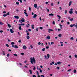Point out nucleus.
Listing matches in <instances>:
<instances>
[{
  "instance_id": "nucleus-1",
  "label": "nucleus",
  "mask_w": 77,
  "mask_h": 77,
  "mask_svg": "<svg viewBox=\"0 0 77 77\" xmlns=\"http://www.w3.org/2000/svg\"><path fill=\"white\" fill-rule=\"evenodd\" d=\"M30 62L32 64H33L34 63H35V58L33 57V58L32 57H31L30 58Z\"/></svg>"
},
{
  "instance_id": "nucleus-2",
  "label": "nucleus",
  "mask_w": 77,
  "mask_h": 77,
  "mask_svg": "<svg viewBox=\"0 0 77 77\" xmlns=\"http://www.w3.org/2000/svg\"><path fill=\"white\" fill-rule=\"evenodd\" d=\"M72 8H71L70 9V11H69V13L70 14H71L73 13V12L72 11Z\"/></svg>"
},
{
  "instance_id": "nucleus-3",
  "label": "nucleus",
  "mask_w": 77,
  "mask_h": 77,
  "mask_svg": "<svg viewBox=\"0 0 77 77\" xmlns=\"http://www.w3.org/2000/svg\"><path fill=\"white\" fill-rule=\"evenodd\" d=\"M10 32H11V33H14V31H13V30H12V29H10Z\"/></svg>"
},
{
  "instance_id": "nucleus-4",
  "label": "nucleus",
  "mask_w": 77,
  "mask_h": 77,
  "mask_svg": "<svg viewBox=\"0 0 77 77\" xmlns=\"http://www.w3.org/2000/svg\"><path fill=\"white\" fill-rule=\"evenodd\" d=\"M37 17V15H36V14H34V16L33 17V18H36Z\"/></svg>"
},
{
  "instance_id": "nucleus-5",
  "label": "nucleus",
  "mask_w": 77,
  "mask_h": 77,
  "mask_svg": "<svg viewBox=\"0 0 77 77\" xmlns=\"http://www.w3.org/2000/svg\"><path fill=\"white\" fill-rule=\"evenodd\" d=\"M21 21L22 22H25V20L24 19V18H22Z\"/></svg>"
},
{
  "instance_id": "nucleus-6",
  "label": "nucleus",
  "mask_w": 77,
  "mask_h": 77,
  "mask_svg": "<svg viewBox=\"0 0 77 77\" xmlns=\"http://www.w3.org/2000/svg\"><path fill=\"white\" fill-rule=\"evenodd\" d=\"M23 49H26V48H27V47H26V46L24 45L23 46Z\"/></svg>"
},
{
  "instance_id": "nucleus-7",
  "label": "nucleus",
  "mask_w": 77,
  "mask_h": 77,
  "mask_svg": "<svg viewBox=\"0 0 77 77\" xmlns=\"http://www.w3.org/2000/svg\"><path fill=\"white\" fill-rule=\"evenodd\" d=\"M24 13L25 14V15L26 16V17H28V14H27V13H26V12H24Z\"/></svg>"
},
{
  "instance_id": "nucleus-8",
  "label": "nucleus",
  "mask_w": 77,
  "mask_h": 77,
  "mask_svg": "<svg viewBox=\"0 0 77 77\" xmlns=\"http://www.w3.org/2000/svg\"><path fill=\"white\" fill-rule=\"evenodd\" d=\"M14 18H16V19H18V18H19V17L18 16H14Z\"/></svg>"
},
{
  "instance_id": "nucleus-9",
  "label": "nucleus",
  "mask_w": 77,
  "mask_h": 77,
  "mask_svg": "<svg viewBox=\"0 0 77 77\" xmlns=\"http://www.w3.org/2000/svg\"><path fill=\"white\" fill-rule=\"evenodd\" d=\"M38 7V5H37V4H34V7L35 8H36Z\"/></svg>"
},
{
  "instance_id": "nucleus-10",
  "label": "nucleus",
  "mask_w": 77,
  "mask_h": 77,
  "mask_svg": "<svg viewBox=\"0 0 77 77\" xmlns=\"http://www.w3.org/2000/svg\"><path fill=\"white\" fill-rule=\"evenodd\" d=\"M75 26V24H72L70 25V27H74Z\"/></svg>"
},
{
  "instance_id": "nucleus-11",
  "label": "nucleus",
  "mask_w": 77,
  "mask_h": 77,
  "mask_svg": "<svg viewBox=\"0 0 77 77\" xmlns=\"http://www.w3.org/2000/svg\"><path fill=\"white\" fill-rule=\"evenodd\" d=\"M49 16H54V14H52V13H51L50 14H49Z\"/></svg>"
},
{
  "instance_id": "nucleus-12",
  "label": "nucleus",
  "mask_w": 77,
  "mask_h": 77,
  "mask_svg": "<svg viewBox=\"0 0 77 77\" xmlns=\"http://www.w3.org/2000/svg\"><path fill=\"white\" fill-rule=\"evenodd\" d=\"M47 39H50V36L49 35H48L47 37Z\"/></svg>"
},
{
  "instance_id": "nucleus-13",
  "label": "nucleus",
  "mask_w": 77,
  "mask_h": 77,
  "mask_svg": "<svg viewBox=\"0 0 77 77\" xmlns=\"http://www.w3.org/2000/svg\"><path fill=\"white\" fill-rule=\"evenodd\" d=\"M14 48H18V47L17 45H15L14 46Z\"/></svg>"
},
{
  "instance_id": "nucleus-14",
  "label": "nucleus",
  "mask_w": 77,
  "mask_h": 77,
  "mask_svg": "<svg viewBox=\"0 0 77 77\" xmlns=\"http://www.w3.org/2000/svg\"><path fill=\"white\" fill-rule=\"evenodd\" d=\"M52 64L53 65V64H54V61H53L52 62V63H50L51 65H52Z\"/></svg>"
},
{
  "instance_id": "nucleus-15",
  "label": "nucleus",
  "mask_w": 77,
  "mask_h": 77,
  "mask_svg": "<svg viewBox=\"0 0 77 77\" xmlns=\"http://www.w3.org/2000/svg\"><path fill=\"white\" fill-rule=\"evenodd\" d=\"M70 21H72L74 20V19H73L72 18L70 19H69Z\"/></svg>"
},
{
  "instance_id": "nucleus-16",
  "label": "nucleus",
  "mask_w": 77,
  "mask_h": 77,
  "mask_svg": "<svg viewBox=\"0 0 77 77\" xmlns=\"http://www.w3.org/2000/svg\"><path fill=\"white\" fill-rule=\"evenodd\" d=\"M29 71L30 74H32V71L31 70H29Z\"/></svg>"
},
{
  "instance_id": "nucleus-17",
  "label": "nucleus",
  "mask_w": 77,
  "mask_h": 77,
  "mask_svg": "<svg viewBox=\"0 0 77 77\" xmlns=\"http://www.w3.org/2000/svg\"><path fill=\"white\" fill-rule=\"evenodd\" d=\"M8 26L9 28H10L12 27L9 24H8Z\"/></svg>"
},
{
  "instance_id": "nucleus-18",
  "label": "nucleus",
  "mask_w": 77,
  "mask_h": 77,
  "mask_svg": "<svg viewBox=\"0 0 77 77\" xmlns=\"http://www.w3.org/2000/svg\"><path fill=\"white\" fill-rule=\"evenodd\" d=\"M62 63V62H57V63L58 65H60V63Z\"/></svg>"
},
{
  "instance_id": "nucleus-19",
  "label": "nucleus",
  "mask_w": 77,
  "mask_h": 77,
  "mask_svg": "<svg viewBox=\"0 0 77 77\" xmlns=\"http://www.w3.org/2000/svg\"><path fill=\"white\" fill-rule=\"evenodd\" d=\"M72 3V2L71 1H70L69 2V6H70L71 5V4Z\"/></svg>"
},
{
  "instance_id": "nucleus-20",
  "label": "nucleus",
  "mask_w": 77,
  "mask_h": 77,
  "mask_svg": "<svg viewBox=\"0 0 77 77\" xmlns=\"http://www.w3.org/2000/svg\"><path fill=\"white\" fill-rule=\"evenodd\" d=\"M26 38L27 39H29L30 38V37L29 36V35H27L26 36Z\"/></svg>"
},
{
  "instance_id": "nucleus-21",
  "label": "nucleus",
  "mask_w": 77,
  "mask_h": 77,
  "mask_svg": "<svg viewBox=\"0 0 77 77\" xmlns=\"http://www.w3.org/2000/svg\"><path fill=\"white\" fill-rule=\"evenodd\" d=\"M10 14V13L9 12H8L7 13V14H6V15H7V16L9 15Z\"/></svg>"
},
{
  "instance_id": "nucleus-22",
  "label": "nucleus",
  "mask_w": 77,
  "mask_h": 77,
  "mask_svg": "<svg viewBox=\"0 0 77 77\" xmlns=\"http://www.w3.org/2000/svg\"><path fill=\"white\" fill-rule=\"evenodd\" d=\"M45 50V48H43L42 50V51H44Z\"/></svg>"
},
{
  "instance_id": "nucleus-23",
  "label": "nucleus",
  "mask_w": 77,
  "mask_h": 77,
  "mask_svg": "<svg viewBox=\"0 0 77 77\" xmlns=\"http://www.w3.org/2000/svg\"><path fill=\"white\" fill-rule=\"evenodd\" d=\"M47 56L48 57V59L50 57V54H47Z\"/></svg>"
},
{
  "instance_id": "nucleus-24",
  "label": "nucleus",
  "mask_w": 77,
  "mask_h": 77,
  "mask_svg": "<svg viewBox=\"0 0 77 77\" xmlns=\"http://www.w3.org/2000/svg\"><path fill=\"white\" fill-rule=\"evenodd\" d=\"M6 16H7V15H6V14H4L3 15V17H6Z\"/></svg>"
},
{
  "instance_id": "nucleus-25",
  "label": "nucleus",
  "mask_w": 77,
  "mask_h": 77,
  "mask_svg": "<svg viewBox=\"0 0 77 77\" xmlns=\"http://www.w3.org/2000/svg\"><path fill=\"white\" fill-rule=\"evenodd\" d=\"M20 26H24V23H22L21 24H19Z\"/></svg>"
},
{
  "instance_id": "nucleus-26",
  "label": "nucleus",
  "mask_w": 77,
  "mask_h": 77,
  "mask_svg": "<svg viewBox=\"0 0 77 77\" xmlns=\"http://www.w3.org/2000/svg\"><path fill=\"white\" fill-rule=\"evenodd\" d=\"M29 11H32V8L30 7H29Z\"/></svg>"
},
{
  "instance_id": "nucleus-27",
  "label": "nucleus",
  "mask_w": 77,
  "mask_h": 77,
  "mask_svg": "<svg viewBox=\"0 0 77 77\" xmlns=\"http://www.w3.org/2000/svg\"><path fill=\"white\" fill-rule=\"evenodd\" d=\"M39 29L41 30H42V29H43V28L42 27H39Z\"/></svg>"
},
{
  "instance_id": "nucleus-28",
  "label": "nucleus",
  "mask_w": 77,
  "mask_h": 77,
  "mask_svg": "<svg viewBox=\"0 0 77 77\" xmlns=\"http://www.w3.org/2000/svg\"><path fill=\"white\" fill-rule=\"evenodd\" d=\"M51 43L52 45H53V44H54V42H51Z\"/></svg>"
},
{
  "instance_id": "nucleus-29",
  "label": "nucleus",
  "mask_w": 77,
  "mask_h": 77,
  "mask_svg": "<svg viewBox=\"0 0 77 77\" xmlns=\"http://www.w3.org/2000/svg\"><path fill=\"white\" fill-rule=\"evenodd\" d=\"M73 72H74V73H76V69H74L73 70Z\"/></svg>"
},
{
  "instance_id": "nucleus-30",
  "label": "nucleus",
  "mask_w": 77,
  "mask_h": 77,
  "mask_svg": "<svg viewBox=\"0 0 77 77\" xmlns=\"http://www.w3.org/2000/svg\"><path fill=\"white\" fill-rule=\"evenodd\" d=\"M57 17H59V19H60V16L59 15H57Z\"/></svg>"
},
{
  "instance_id": "nucleus-31",
  "label": "nucleus",
  "mask_w": 77,
  "mask_h": 77,
  "mask_svg": "<svg viewBox=\"0 0 77 77\" xmlns=\"http://www.w3.org/2000/svg\"><path fill=\"white\" fill-rule=\"evenodd\" d=\"M49 31H53V29H48Z\"/></svg>"
},
{
  "instance_id": "nucleus-32",
  "label": "nucleus",
  "mask_w": 77,
  "mask_h": 77,
  "mask_svg": "<svg viewBox=\"0 0 77 77\" xmlns=\"http://www.w3.org/2000/svg\"><path fill=\"white\" fill-rule=\"evenodd\" d=\"M11 44V45H14V44H15V43H14V42H12Z\"/></svg>"
},
{
  "instance_id": "nucleus-33",
  "label": "nucleus",
  "mask_w": 77,
  "mask_h": 77,
  "mask_svg": "<svg viewBox=\"0 0 77 77\" xmlns=\"http://www.w3.org/2000/svg\"><path fill=\"white\" fill-rule=\"evenodd\" d=\"M19 30H21V26H19Z\"/></svg>"
},
{
  "instance_id": "nucleus-34",
  "label": "nucleus",
  "mask_w": 77,
  "mask_h": 77,
  "mask_svg": "<svg viewBox=\"0 0 77 77\" xmlns=\"http://www.w3.org/2000/svg\"><path fill=\"white\" fill-rule=\"evenodd\" d=\"M61 36H62V34H59L58 35V36H59V37H60Z\"/></svg>"
},
{
  "instance_id": "nucleus-35",
  "label": "nucleus",
  "mask_w": 77,
  "mask_h": 77,
  "mask_svg": "<svg viewBox=\"0 0 77 77\" xmlns=\"http://www.w3.org/2000/svg\"><path fill=\"white\" fill-rule=\"evenodd\" d=\"M60 26V28L61 29H62V26L61 25Z\"/></svg>"
},
{
  "instance_id": "nucleus-36",
  "label": "nucleus",
  "mask_w": 77,
  "mask_h": 77,
  "mask_svg": "<svg viewBox=\"0 0 77 77\" xmlns=\"http://www.w3.org/2000/svg\"><path fill=\"white\" fill-rule=\"evenodd\" d=\"M14 56H16V57L18 56V55H17V54H14Z\"/></svg>"
},
{
  "instance_id": "nucleus-37",
  "label": "nucleus",
  "mask_w": 77,
  "mask_h": 77,
  "mask_svg": "<svg viewBox=\"0 0 77 77\" xmlns=\"http://www.w3.org/2000/svg\"><path fill=\"white\" fill-rule=\"evenodd\" d=\"M18 42H20V43L21 42V40H19Z\"/></svg>"
},
{
  "instance_id": "nucleus-38",
  "label": "nucleus",
  "mask_w": 77,
  "mask_h": 77,
  "mask_svg": "<svg viewBox=\"0 0 77 77\" xmlns=\"http://www.w3.org/2000/svg\"><path fill=\"white\" fill-rule=\"evenodd\" d=\"M35 69H36V67L35 66H34V68H33V70H35Z\"/></svg>"
},
{
  "instance_id": "nucleus-39",
  "label": "nucleus",
  "mask_w": 77,
  "mask_h": 77,
  "mask_svg": "<svg viewBox=\"0 0 77 77\" xmlns=\"http://www.w3.org/2000/svg\"><path fill=\"white\" fill-rule=\"evenodd\" d=\"M16 5H19V2H16Z\"/></svg>"
},
{
  "instance_id": "nucleus-40",
  "label": "nucleus",
  "mask_w": 77,
  "mask_h": 77,
  "mask_svg": "<svg viewBox=\"0 0 77 77\" xmlns=\"http://www.w3.org/2000/svg\"><path fill=\"white\" fill-rule=\"evenodd\" d=\"M3 14H6V11H4L3 12Z\"/></svg>"
},
{
  "instance_id": "nucleus-41",
  "label": "nucleus",
  "mask_w": 77,
  "mask_h": 77,
  "mask_svg": "<svg viewBox=\"0 0 77 77\" xmlns=\"http://www.w3.org/2000/svg\"><path fill=\"white\" fill-rule=\"evenodd\" d=\"M70 39H71V40H73L74 39V38H73V37H71Z\"/></svg>"
},
{
  "instance_id": "nucleus-42",
  "label": "nucleus",
  "mask_w": 77,
  "mask_h": 77,
  "mask_svg": "<svg viewBox=\"0 0 77 77\" xmlns=\"http://www.w3.org/2000/svg\"><path fill=\"white\" fill-rule=\"evenodd\" d=\"M45 58L46 59H48V58L47 57V56H46V55H45Z\"/></svg>"
},
{
  "instance_id": "nucleus-43",
  "label": "nucleus",
  "mask_w": 77,
  "mask_h": 77,
  "mask_svg": "<svg viewBox=\"0 0 77 77\" xmlns=\"http://www.w3.org/2000/svg\"><path fill=\"white\" fill-rule=\"evenodd\" d=\"M9 56H10L9 54H8L7 55V57H9Z\"/></svg>"
},
{
  "instance_id": "nucleus-44",
  "label": "nucleus",
  "mask_w": 77,
  "mask_h": 77,
  "mask_svg": "<svg viewBox=\"0 0 77 77\" xmlns=\"http://www.w3.org/2000/svg\"><path fill=\"white\" fill-rule=\"evenodd\" d=\"M36 72H37V75H39V73H38V71H36Z\"/></svg>"
},
{
  "instance_id": "nucleus-45",
  "label": "nucleus",
  "mask_w": 77,
  "mask_h": 77,
  "mask_svg": "<svg viewBox=\"0 0 77 77\" xmlns=\"http://www.w3.org/2000/svg\"><path fill=\"white\" fill-rule=\"evenodd\" d=\"M75 58H77V56L76 55H75Z\"/></svg>"
},
{
  "instance_id": "nucleus-46",
  "label": "nucleus",
  "mask_w": 77,
  "mask_h": 77,
  "mask_svg": "<svg viewBox=\"0 0 77 77\" xmlns=\"http://www.w3.org/2000/svg\"><path fill=\"white\" fill-rule=\"evenodd\" d=\"M41 42H39L38 43V45H41Z\"/></svg>"
},
{
  "instance_id": "nucleus-47",
  "label": "nucleus",
  "mask_w": 77,
  "mask_h": 77,
  "mask_svg": "<svg viewBox=\"0 0 77 77\" xmlns=\"http://www.w3.org/2000/svg\"><path fill=\"white\" fill-rule=\"evenodd\" d=\"M0 24L1 25H2V24H3V23L1 22H0Z\"/></svg>"
},
{
  "instance_id": "nucleus-48",
  "label": "nucleus",
  "mask_w": 77,
  "mask_h": 77,
  "mask_svg": "<svg viewBox=\"0 0 77 77\" xmlns=\"http://www.w3.org/2000/svg\"><path fill=\"white\" fill-rule=\"evenodd\" d=\"M53 24H55V22L54 21L53 22Z\"/></svg>"
},
{
  "instance_id": "nucleus-49",
  "label": "nucleus",
  "mask_w": 77,
  "mask_h": 77,
  "mask_svg": "<svg viewBox=\"0 0 77 77\" xmlns=\"http://www.w3.org/2000/svg\"><path fill=\"white\" fill-rule=\"evenodd\" d=\"M39 19H40V21H42V19H41V17H40Z\"/></svg>"
},
{
  "instance_id": "nucleus-50",
  "label": "nucleus",
  "mask_w": 77,
  "mask_h": 77,
  "mask_svg": "<svg viewBox=\"0 0 77 77\" xmlns=\"http://www.w3.org/2000/svg\"><path fill=\"white\" fill-rule=\"evenodd\" d=\"M65 14H66V13H67V11H66V10L65 11Z\"/></svg>"
},
{
  "instance_id": "nucleus-51",
  "label": "nucleus",
  "mask_w": 77,
  "mask_h": 77,
  "mask_svg": "<svg viewBox=\"0 0 77 77\" xmlns=\"http://www.w3.org/2000/svg\"><path fill=\"white\" fill-rule=\"evenodd\" d=\"M30 47L31 48H33V46L32 45L30 46Z\"/></svg>"
},
{
  "instance_id": "nucleus-52",
  "label": "nucleus",
  "mask_w": 77,
  "mask_h": 77,
  "mask_svg": "<svg viewBox=\"0 0 77 77\" xmlns=\"http://www.w3.org/2000/svg\"><path fill=\"white\" fill-rule=\"evenodd\" d=\"M21 55H24V53H21Z\"/></svg>"
},
{
  "instance_id": "nucleus-53",
  "label": "nucleus",
  "mask_w": 77,
  "mask_h": 77,
  "mask_svg": "<svg viewBox=\"0 0 77 77\" xmlns=\"http://www.w3.org/2000/svg\"><path fill=\"white\" fill-rule=\"evenodd\" d=\"M59 9L60 10H61L62 9V8L60 7H59Z\"/></svg>"
},
{
  "instance_id": "nucleus-54",
  "label": "nucleus",
  "mask_w": 77,
  "mask_h": 77,
  "mask_svg": "<svg viewBox=\"0 0 77 77\" xmlns=\"http://www.w3.org/2000/svg\"><path fill=\"white\" fill-rule=\"evenodd\" d=\"M27 35H28V36H29V32H27Z\"/></svg>"
},
{
  "instance_id": "nucleus-55",
  "label": "nucleus",
  "mask_w": 77,
  "mask_h": 77,
  "mask_svg": "<svg viewBox=\"0 0 77 77\" xmlns=\"http://www.w3.org/2000/svg\"><path fill=\"white\" fill-rule=\"evenodd\" d=\"M48 2H45V4H46V5H47V4H48Z\"/></svg>"
},
{
  "instance_id": "nucleus-56",
  "label": "nucleus",
  "mask_w": 77,
  "mask_h": 77,
  "mask_svg": "<svg viewBox=\"0 0 77 77\" xmlns=\"http://www.w3.org/2000/svg\"><path fill=\"white\" fill-rule=\"evenodd\" d=\"M3 31L2 30H0V33H3Z\"/></svg>"
},
{
  "instance_id": "nucleus-57",
  "label": "nucleus",
  "mask_w": 77,
  "mask_h": 77,
  "mask_svg": "<svg viewBox=\"0 0 77 77\" xmlns=\"http://www.w3.org/2000/svg\"><path fill=\"white\" fill-rule=\"evenodd\" d=\"M57 69H59L60 68H59V67L57 66Z\"/></svg>"
},
{
  "instance_id": "nucleus-58",
  "label": "nucleus",
  "mask_w": 77,
  "mask_h": 77,
  "mask_svg": "<svg viewBox=\"0 0 77 77\" xmlns=\"http://www.w3.org/2000/svg\"><path fill=\"white\" fill-rule=\"evenodd\" d=\"M41 77H44V76L42 75H41Z\"/></svg>"
},
{
  "instance_id": "nucleus-59",
  "label": "nucleus",
  "mask_w": 77,
  "mask_h": 77,
  "mask_svg": "<svg viewBox=\"0 0 77 77\" xmlns=\"http://www.w3.org/2000/svg\"><path fill=\"white\" fill-rule=\"evenodd\" d=\"M46 48H47V49H48L49 48V47H48V46H47L46 47Z\"/></svg>"
},
{
  "instance_id": "nucleus-60",
  "label": "nucleus",
  "mask_w": 77,
  "mask_h": 77,
  "mask_svg": "<svg viewBox=\"0 0 77 77\" xmlns=\"http://www.w3.org/2000/svg\"><path fill=\"white\" fill-rule=\"evenodd\" d=\"M6 46H7V47H9V45H8V44H6Z\"/></svg>"
},
{
  "instance_id": "nucleus-61",
  "label": "nucleus",
  "mask_w": 77,
  "mask_h": 77,
  "mask_svg": "<svg viewBox=\"0 0 77 77\" xmlns=\"http://www.w3.org/2000/svg\"><path fill=\"white\" fill-rule=\"evenodd\" d=\"M57 65V63H55L54 65Z\"/></svg>"
},
{
  "instance_id": "nucleus-62",
  "label": "nucleus",
  "mask_w": 77,
  "mask_h": 77,
  "mask_svg": "<svg viewBox=\"0 0 77 77\" xmlns=\"http://www.w3.org/2000/svg\"><path fill=\"white\" fill-rule=\"evenodd\" d=\"M4 8H6V6L5 5H4Z\"/></svg>"
},
{
  "instance_id": "nucleus-63",
  "label": "nucleus",
  "mask_w": 77,
  "mask_h": 77,
  "mask_svg": "<svg viewBox=\"0 0 77 77\" xmlns=\"http://www.w3.org/2000/svg\"><path fill=\"white\" fill-rule=\"evenodd\" d=\"M33 77H36V75H33Z\"/></svg>"
},
{
  "instance_id": "nucleus-64",
  "label": "nucleus",
  "mask_w": 77,
  "mask_h": 77,
  "mask_svg": "<svg viewBox=\"0 0 77 77\" xmlns=\"http://www.w3.org/2000/svg\"><path fill=\"white\" fill-rule=\"evenodd\" d=\"M75 27H76V28H77V25H76L75 26Z\"/></svg>"
}]
</instances>
